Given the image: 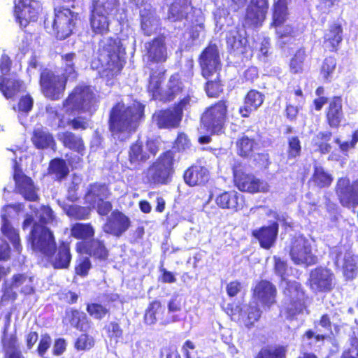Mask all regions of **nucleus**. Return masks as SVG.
<instances>
[{
  "label": "nucleus",
  "mask_w": 358,
  "mask_h": 358,
  "mask_svg": "<svg viewBox=\"0 0 358 358\" xmlns=\"http://www.w3.org/2000/svg\"><path fill=\"white\" fill-rule=\"evenodd\" d=\"M144 106L134 101L131 105L119 102L110 113L109 128L113 137L118 141L128 139L136 131L143 116Z\"/></svg>",
  "instance_id": "obj_1"
},
{
  "label": "nucleus",
  "mask_w": 358,
  "mask_h": 358,
  "mask_svg": "<svg viewBox=\"0 0 358 358\" xmlns=\"http://www.w3.org/2000/svg\"><path fill=\"white\" fill-rule=\"evenodd\" d=\"M173 163L174 155L171 151L161 155L145 172L147 182L155 185L168 184L174 172Z\"/></svg>",
  "instance_id": "obj_2"
},
{
  "label": "nucleus",
  "mask_w": 358,
  "mask_h": 358,
  "mask_svg": "<svg viewBox=\"0 0 358 358\" xmlns=\"http://www.w3.org/2000/svg\"><path fill=\"white\" fill-rule=\"evenodd\" d=\"M97 100L94 90L90 86H78L64 103V109L71 111H83L92 113L96 110Z\"/></svg>",
  "instance_id": "obj_3"
},
{
  "label": "nucleus",
  "mask_w": 358,
  "mask_h": 358,
  "mask_svg": "<svg viewBox=\"0 0 358 358\" xmlns=\"http://www.w3.org/2000/svg\"><path fill=\"white\" fill-rule=\"evenodd\" d=\"M117 0H96L93 1V8L90 18L92 31L103 35L109 31L108 15L115 10Z\"/></svg>",
  "instance_id": "obj_4"
},
{
  "label": "nucleus",
  "mask_w": 358,
  "mask_h": 358,
  "mask_svg": "<svg viewBox=\"0 0 358 358\" xmlns=\"http://www.w3.org/2000/svg\"><path fill=\"white\" fill-rule=\"evenodd\" d=\"M77 17L78 14L69 8L58 7L55 9L54 18L45 20V25L47 28L50 26L56 37L63 40L72 34Z\"/></svg>",
  "instance_id": "obj_5"
},
{
  "label": "nucleus",
  "mask_w": 358,
  "mask_h": 358,
  "mask_svg": "<svg viewBox=\"0 0 358 358\" xmlns=\"http://www.w3.org/2000/svg\"><path fill=\"white\" fill-rule=\"evenodd\" d=\"M281 286L285 294L283 308L288 316L292 317L303 313L306 308V296L300 284L296 281H285L282 282Z\"/></svg>",
  "instance_id": "obj_6"
},
{
  "label": "nucleus",
  "mask_w": 358,
  "mask_h": 358,
  "mask_svg": "<svg viewBox=\"0 0 358 358\" xmlns=\"http://www.w3.org/2000/svg\"><path fill=\"white\" fill-rule=\"evenodd\" d=\"M29 241L32 249L47 257L51 256L56 250V243L52 232L41 224H34L30 233Z\"/></svg>",
  "instance_id": "obj_7"
},
{
  "label": "nucleus",
  "mask_w": 358,
  "mask_h": 358,
  "mask_svg": "<svg viewBox=\"0 0 358 358\" xmlns=\"http://www.w3.org/2000/svg\"><path fill=\"white\" fill-rule=\"evenodd\" d=\"M289 255L296 264L308 266L317 262V257L313 252L312 241L303 236L292 239Z\"/></svg>",
  "instance_id": "obj_8"
},
{
  "label": "nucleus",
  "mask_w": 358,
  "mask_h": 358,
  "mask_svg": "<svg viewBox=\"0 0 358 358\" xmlns=\"http://www.w3.org/2000/svg\"><path fill=\"white\" fill-rule=\"evenodd\" d=\"M227 106L224 101H220L209 107L201 117L202 126L207 131L219 133L225 122Z\"/></svg>",
  "instance_id": "obj_9"
},
{
  "label": "nucleus",
  "mask_w": 358,
  "mask_h": 358,
  "mask_svg": "<svg viewBox=\"0 0 358 358\" xmlns=\"http://www.w3.org/2000/svg\"><path fill=\"white\" fill-rule=\"evenodd\" d=\"M66 78L55 74L49 70H44L41 74L40 85L44 95L51 99H58L63 94L66 87Z\"/></svg>",
  "instance_id": "obj_10"
},
{
  "label": "nucleus",
  "mask_w": 358,
  "mask_h": 358,
  "mask_svg": "<svg viewBox=\"0 0 358 358\" xmlns=\"http://www.w3.org/2000/svg\"><path fill=\"white\" fill-rule=\"evenodd\" d=\"M109 195V191L105 185L94 184L90 187L85 199L92 208H96L101 215H107L112 209L109 201H105Z\"/></svg>",
  "instance_id": "obj_11"
},
{
  "label": "nucleus",
  "mask_w": 358,
  "mask_h": 358,
  "mask_svg": "<svg viewBox=\"0 0 358 358\" xmlns=\"http://www.w3.org/2000/svg\"><path fill=\"white\" fill-rule=\"evenodd\" d=\"M41 10L40 2L35 0H18L15 6L17 21L23 27H26L30 22H35Z\"/></svg>",
  "instance_id": "obj_12"
},
{
  "label": "nucleus",
  "mask_w": 358,
  "mask_h": 358,
  "mask_svg": "<svg viewBox=\"0 0 358 358\" xmlns=\"http://www.w3.org/2000/svg\"><path fill=\"white\" fill-rule=\"evenodd\" d=\"M33 278L24 275H15L11 282H6L2 300H14L17 297V291L29 294L34 291Z\"/></svg>",
  "instance_id": "obj_13"
},
{
  "label": "nucleus",
  "mask_w": 358,
  "mask_h": 358,
  "mask_svg": "<svg viewBox=\"0 0 358 358\" xmlns=\"http://www.w3.org/2000/svg\"><path fill=\"white\" fill-rule=\"evenodd\" d=\"M234 180L237 187L243 192H268L270 189V186L266 182L239 171H234Z\"/></svg>",
  "instance_id": "obj_14"
},
{
  "label": "nucleus",
  "mask_w": 358,
  "mask_h": 358,
  "mask_svg": "<svg viewBox=\"0 0 358 358\" xmlns=\"http://www.w3.org/2000/svg\"><path fill=\"white\" fill-rule=\"evenodd\" d=\"M336 193L341 204L348 208L358 205V178L350 184L348 178H341L337 182Z\"/></svg>",
  "instance_id": "obj_15"
},
{
  "label": "nucleus",
  "mask_w": 358,
  "mask_h": 358,
  "mask_svg": "<svg viewBox=\"0 0 358 358\" xmlns=\"http://www.w3.org/2000/svg\"><path fill=\"white\" fill-rule=\"evenodd\" d=\"M269 8L268 0H250L246 10L245 23L249 27L261 25Z\"/></svg>",
  "instance_id": "obj_16"
},
{
  "label": "nucleus",
  "mask_w": 358,
  "mask_h": 358,
  "mask_svg": "<svg viewBox=\"0 0 358 358\" xmlns=\"http://www.w3.org/2000/svg\"><path fill=\"white\" fill-rule=\"evenodd\" d=\"M310 288L314 292H327L333 287L334 274L325 268H316L310 273Z\"/></svg>",
  "instance_id": "obj_17"
},
{
  "label": "nucleus",
  "mask_w": 358,
  "mask_h": 358,
  "mask_svg": "<svg viewBox=\"0 0 358 358\" xmlns=\"http://www.w3.org/2000/svg\"><path fill=\"white\" fill-rule=\"evenodd\" d=\"M202 75L206 79L220 69L218 48L215 45H210L203 52L200 58Z\"/></svg>",
  "instance_id": "obj_18"
},
{
  "label": "nucleus",
  "mask_w": 358,
  "mask_h": 358,
  "mask_svg": "<svg viewBox=\"0 0 358 358\" xmlns=\"http://www.w3.org/2000/svg\"><path fill=\"white\" fill-rule=\"evenodd\" d=\"M288 3L289 0H273V24L277 27L276 33L280 37L288 36L292 31L291 27L287 26L285 28L281 27L287 20L289 15L287 8Z\"/></svg>",
  "instance_id": "obj_19"
},
{
  "label": "nucleus",
  "mask_w": 358,
  "mask_h": 358,
  "mask_svg": "<svg viewBox=\"0 0 358 358\" xmlns=\"http://www.w3.org/2000/svg\"><path fill=\"white\" fill-rule=\"evenodd\" d=\"M17 191L29 201H36L38 199L35 186L31 179L25 176L19 169L16 161H14V175Z\"/></svg>",
  "instance_id": "obj_20"
},
{
  "label": "nucleus",
  "mask_w": 358,
  "mask_h": 358,
  "mask_svg": "<svg viewBox=\"0 0 358 358\" xmlns=\"http://www.w3.org/2000/svg\"><path fill=\"white\" fill-rule=\"evenodd\" d=\"M130 226L129 219L119 211H113L103 225V231L115 236H120Z\"/></svg>",
  "instance_id": "obj_21"
},
{
  "label": "nucleus",
  "mask_w": 358,
  "mask_h": 358,
  "mask_svg": "<svg viewBox=\"0 0 358 358\" xmlns=\"http://www.w3.org/2000/svg\"><path fill=\"white\" fill-rule=\"evenodd\" d=\"M145 50L148 62L162 63L167 59V50L162 37H157L145 43Z\"/></svg>",
  "instance_id": "obj_22"
},
{
  "label": "nucleus",
  "mask_w": 358,
  "mask_h": 358,
  "mask_svg": "<svg viewBox=\"0 0 358 358\" xmlns=\"http://www.w3.org/2000/svg\"><path fill=\"white\" fill-rule=\"evenodd\" d=\"M276 289L268 281L258 282L253 289V299L269 307L275 302Z\"/></svg>",
  "instance_id": "obj_23"
},
{
  "label": "nucleus",
  "mask_w": 358,
  "mask_h": 358,
  "mask_svg": "<svg viewBox=\"0 0 358 358\" xmlns=\"http://www.w3.org/2000/svg\"><path fill=\"white\" fill-rule=\"evenodd\" d=\"M141 26L145 35L150 36L155 33L159 27V18L155 15L152 7L146 4L140 10Z\"/></svg>",
  "instance_id": "obj_24"
},
{
  "label": "nucleus",
  "mask_w": 358,
  "mask_h": 358,
  "mask_svg": "<svg viewBox=\"0 0 358 358\" xmlns=\"http://www.w3.org/2000/svg\"><path fill=\"white\" fill-rule=\"evenodd\" d=\"M16 207L17 206L13 205H8L3 208L1 215L3 222L1 231L3 235L10 240L15 249L17 251H20L21 250V245L20 243L19 234L17 230L10 224L6 217V213H9L10 210H17Z\"/></svg>",
  "instance_id": "obj_25"
},
{
  "label": "nucleus",
  "mask_w": 358,
  "mask_h": 358,
  "mask_svg": "<svg viewBox=\"0 0 358 358\" xmlns=\"http://www.w3.org/2000/svg\"><path fill=\"white\" fill-rule=\"evenodd\" d=\"M278 224L273 222L268 227H263L252 231V235L258 239L260 245L265 249L271 248L276 239Z\"/></svg>",
  "instance_id": "obj_26"
},
{
  "label": "nucleus",
  "mask_w": 358,
  "mask_h": 358,
  "mask_svg": "<svg viewBox=\"0 0 358 358\" xmlns=\"http://www.w3.org/2000/svg\"><path fill=\"white\" fill-rule=\"evenodd\" d=\"M215 202L222 208L234 211H237L243 206L241 195L234 190L221 193L217 196Z\"/></svg>",
  "instance_id": "obj_27"
},
{
  "label": "nucleus",
  "mask_w": 358,
  "mask_h": 358,
  "mask_svg": "<svg viewBox=\"0 0 358 358\" xmlns=\"http://www.w3.org/2000/svg\"><path fill=\"white\" fill-rule=\"evenodd\" d=\"M78 252L90 254L100 259H105L108 257V251L102 242L94 239L90 243L85 241L79 242L76 245Z\"/></svg>",
  "instance_id": "obj_28"
},
{
  "label": "nucleus",
  "mask_w": 358,
  "mask_h": 358,
  "mask_svg": "<svg viewBox=\"0 0 358 358\" xmlns=\"http://www.w3.org/2000/svg\"><path fill=\"white\" fill-rule=\"evenodd\" d=\"M209 173L206 168L201 166H192L184 173L185 182L189 186L204 184L208 180Z\"/></svg>",
  "instance_id": "obj_29"
},
{
  "label": "nucleus",
  "mask_w": 358,
  "mask_h": 358,
  "mask_svg": "<svg viewBox=\"0 0 358 358\" xmlns=\"http://www.w3.org/2000/svg\"><path fill=\"white\" fill-rule=\"evenodd\" d=\"M264 102V95L256 90H250L246 95L243 106L239 108V112L244 117L256 110Z\"/></svg>",
  "instance_id": "obj_30"
},
{
  "label": "nucleus",
  "mask_w": 358,
  "mask_h": 358,
  "mask_svg": "<svg viewBox=\"0 0 358 358\" xmlns=\"http://www.w3.org/2000/svg\"><path fill=\"white\" fill-rule=\"evenodd\" d=\"M64 111L66 113V117L63 116L59 118L58 122H54L52 124L57 127L65 128L66 127H71L73 129H85L88 127V121L86 118L78 116L76 117L74 113L76 111H69L67 113L65 110Z\"/></svg>",
  "instance_id": "obj_31"
},
{
  "label": "nucleus",
  "mask_w": 358,
  "mask_h": 358,
  "mask_svg": "<svg viewBox=\"0 0 358 358\" xmlns=\"http://www.w3.org/2000/svg\"><path fill=\"white\" fill-rule=\"evenodd\" d=\"M154 118L161 128L176 127L181 120L180 112H176L175 109L159 111L155 114Z\"/></svg>",
  "instance_id": "obj_32"
},
{
  "label": "nucleus",
  "mask_w": 358,
  "mask_h": 358,
  "mask_svg": "<svg viewBox=\"0 0 358 358\" xmlns=\"http://www.w3.org/2000/svg\"><path fill=\"white\" fill-rule=\"evenodd\" d=\"M51 257V263L55 268H66L69 267L71 260V255L70 253V248L68 243H62L57 252Z\"/></svg>",
  "instance_id": "obj_33"
},
{
  "label": "nucleus",
  "mask_w": 358,
  "mask_h": 358,
  "mask_svg": "<svg viewBox=\"0 0 358 358\" xmlns=\"http://www.w3.org/2000/svg\"><path fill=\"white\" fill-rule=\"evenodd\" d=\"M192 10L187 0H176L169 8L168 18L172 21L181 20L187 18Z\"/></svg>",
  "instance_id": "obj_34"
},
{
  "label": "nucleus",
  "mask_w": 358,
  "mask_h": 358,
  "mask_svg": "<svg viewBox=\"0 0 358 358\" xmlns=\"http://www.w3.org/2000/svg\"><path fill=\"white\" fill-rule=\"evenodd\" d=\"M23 83L15 78H6L0 77V91L7 98H12L17 93L24 90Z\"/></svg>",
  "instance_id": "obj_35"
},
{
  "label": "nucleus",
  "mask_w": 358,
  "mask_h": 358,
  "mask_svg": "<svg viewBox=\"0 0 358 358\" xmlns=\"http://www.w3.org/2000/svg\"><path fill=\"white\" fill-rule=\"evenodd\" d=\"M31 140L33 143L38 148L43 149L52 147L55 145V141L52 134L43 127H38L34 129Z\"/></svg>",
  "instance_id": "obj_36"
},
{
  "label": "nucleus",
  "mask_w": 358,
  "mask_h": 358,
  "mask_svg": "<svg viewBox=\"0 0 358 358\" xmlns=\"http://www.w3.org/2000/svg\"><path fill=\"white\" fill-rule=\"evenodd\" d=\"M341 107L342 101L339 97L334 98L330 103L327 116L331 127L339 125L342 118Z\"/></svg>",
  "instance_id": "obj_37"
},
{
  "label": "nucleus",
  "mask_w": 358,
  "mask_h": 358,
  "mask_svg": "<svg viewBox=\"0 0 358 358\" xmlns=\"http://www.w3.org/2000/svg\"><path fill=\"white\" fill-rule=\"evenodd\" d=\"M58 138L66 147L71 150H75L78 152L84 150V143L82 138L71 132L61 133L58 135Z\"/></svg>",
  "instance_id": "obj_38"
},
{
  "label": "nucleus",
  "mask_w": 358,
  "mask_h": 358,
  "mask_svg": "<svg viewBox=\"0 0 358 358\" xmlns=\"http://www.w3.org/2000/svg\"><path fill=\"white\" fill-rule=\"evenodd\" d=\"M342 29L339 24H334L327 30L324 38V43L334 50L342 41Z\"/></svg>",
  "instance_id": "obj_39"
},
{
  "label": "nucleus",
  "mask_w": 358,
  "mask_h": 358,
  "mask_svg": "<svg viewBox=\"0 0 358 358\" xmlns=\"http://www.w3.org/2000/svg\"><path fill=\"white\" fill-rule=\"evenodd\" d=\"M71 234L77 239L87 240L94 235V230L90 224L77 223L72 226Z\"/></svg>",
  "instance_id": "obj_40"
},
{
  "label": "nucleus",
  "mask_w": 358,
  "mask_h": 358,
  "mask_svg": "<svg viewBox=\"0 0 358 358\" xmlns=\"http://www.w3.org/2000/svg\"><path fill=\"white\" fill-rule=\"evenodd\" d=\"M63 69L65 78H74L76 76V66L78 64V57L74 53H67L62 56Z\"/></svg>",
  "instance_id": "obj_41"
},
{
  "label": "nucleus",
  "mask_w": 358,
  "mask_h": 358,
  "mask_svg": "<svg viewBox=\"0 0 358 358\" xmlns=\"http://www.w3.org/2000/svg\"><path fill=\"white\" fill-rule=\"evenodd\" d=\"M331 138V133L329 131H322L318 133L312 141L313 144L317 148L321 153L325 154L331 150V145L328 142Z\"/></svg>",
  "instance_id": "obj_42"
},
{
  "label": "nucleus",
  "mask_w": 358,
  "mask_h": 358,
  "mask_svg": "<svg viewBox=\"0 0 358 358\" xmlns=\"http://www.w3.org/2000/svg\"><path fill=\"white\" fill-rule=\"evenodd\" d=\"M129 156L131 163L145 162L150 157L147 150L143 149L142 143L138 141L131 146Z\"/></svg>",
  "instance_id": "obj_43"
},
{
  "label": "nucleus",
  "mask_w": 358,
  "mask_h": 358,
  "mask_svg": "<svg viewBox=\"0 0 358 358\" xmlns=\"http://www.w3.org/2000/svg\"><path fill=\"white\" fill-rule=\"evenodd\" d=\"M163 309L159 301L152 302L145 311L144 320L147 324L152 325L157 322V317L162 313Z\"/></svg>",
  "instance_id": "obj_44"
},
{
  "label": "nucleus",
  "mask_w": 358,
  "mask_h": 358,
  "mask_svg": "<svg viewBox=\"0 0 358 358\" xmlns=\"http://www.w3.org/2000/svg\"><path fill=\"white\" fill-rule=\"evenodd\" d=\"M314 182L320 187L329 186L332 181L331 175L327 173L321 166H316L313 174Z\"/></svg>",
  "instance_id": "obj_45"
},
{
  "label": "nucleus",
  "mask_w": 358,
  "mask_h": 358,
  "mask_svg": "<svg viewBox=\"0 0 358 358\" xmlns=\"http://www.w3.org/2000/svg\"><path fill=\"white\" fill-rule=\"evenodd\" d=\"M286 348L283 346H273L261 350L256 358H285Z\"/></svg>",
  "instance_id": "obj_46"
},
{
  "label": "nucleus",
  "mask_w": 358,
  "mask_h": 358,
  "mask_svg": "<svg viewBox=\"0 0 358 358\" xmlns=\"http://www.w3.org/2000/svg\"><path fill=\"white\" fill-rule=\"evenodd\" d=\"M36 215L39 218L41 224H50L52 225H56L57 224V217L49 206H41L36 213Z\"/></svg>",
  "instance_id": "obj_47"
},
{
  "label": "nucleus",
  "mask_w": 358,
  "mask_h": 358,
  "mask_svg": "<svg viewBox=\"0 0 358 358\" xmlns=\"http://www.w3.org/2000/svg\"><path fill=\"white\" fill-rule=\"evenodd\" d=\"M287 155L288 159H294L300 156L301 152V141L297 136H290L287 139Z\"/></svg>",
  "instance_id": "obj_48"
},
{
  "label": "nucleus",
  "mask_w": 358,
  "mask_h": 358,
  "mask_svg": "<svg viewBox=\"0 0 358 358\" xmlns=\"http://www.w3.org/2000/svg\"><path fill=\"white\" fill-rule=\"evenodd\" d=\"M236 145L238 155L246 157L249 156L252 152L255 141L247 136H243L237 141Z\"/></svg>",
  "instance_id": "obj_49"
},
{
  "label": "nucleus",
  "mask_w": 358,
  "mask_h": 358,
  "mask_svg": "<svg viewBox=\"0 0 358 358\" xmlns=\"http://www.w3.org/2000/svg\"><path fill=\"white\" fill-rule=\"evenodd\" d=\"M66 214L75 219L84 220L88 217L90 208L76 205H71L65 208Z\"/></svg>",
  "instance_id": "obj_50"
},
{
  "label": "nucleus",
  "mask_w": 358,
  "mask_h": 358,
  "mask_svg": "<svg viewBox=\"0 0 358 358\" xmlns=\"http://www.w3.org/2000/svg\"><path fill=\"white\" fill-rule=\"evenodd\" d=\"M245 314H247V319L245 321V324L247 327L253 325L261 316V310L257 306L256 301H252L250 303L247 309L245 310Z\"/></svg>",
  "instance_id": "obj_51"
},
{
  "label": "nucleus",
  "mask_w": 358,
  "mask_h": 358,
  "mask_svg": "<svg viewBox=\"0 0 358 358\" xmlns=\"http://www.w3.org/2000/svg\"><path fill=\"white\" fill-rule=\"evenodd\" d=\"M167 87L168 89L166 92L167 99L172 100L174 99L175 96L181 91L182 88V83L180 81L178 75H173L170 78Z\"/></svg>",
  "instance_id": "obj_52"
},
{
  "label": "nucleus",
  "mask_w": 358,
  "mask_h": 358,
  "mask_svg": "<svg viewBox=\"0 0 358 358\" xmlns=\"http://www.w3.org/2000/svg\"><path fill=\"white\" fill-rule=\"evenodd\" d=\"M106 50L113 62V65L114 64L113 70L120 71L122 68V64L118 55L120 52V47L118 43L116 41H113V46L107 48Z\"/></svg>",
  "instance_id": "obj_53"
},
{
  "label": "nucleus",
  "mask_w": 358,
  "mask_h": 358,
  "mask_svg": "<svg viewBox=\"0 0 358 358\" xmlns=\"http://www.w3.org/2000/svg\"><path fill=\"white\" fill-rule=\"evenodd\" d=\"M87 311L89 315L96 320H101L108 313V309L102 304L91 303L87 306Z\"/></svg>",
  "instance_id": "obj_54"
},
{
  "label": "nucleus",
  "mask_w": 358,
  "mask_h": 358,
  "mask_svg": "<svg viewBox=\"0 0 358 358\" xmlns=\"http://www.w3.org/2000/svg\"><path fill=\"white\" fill-rule=\"evenodd\" d=\"M305 57L306 54L304 50L300 49L295 53L289 64L292 72L294 73L302 72Z\"/></svg>",
  "instance_id": "obj_55"
},
{
  "label": "nucleus",
  "mask_w": 358,
  "mask_h": 358,
  "mask_svg": "<svg viewBox=\"0 0 358 358\" xmlns=\"http://www.w3.org/2000/svg\"><path fill=\"white\" fill-rule=\"evenodd\" d=\"M50 171L55 173L57 178H61L68 173L69 169L63 159H55L50 162Z\"/></svg>",
  "instance_id": "obj_56"
},
{
  "label": "nucleus",
  "mask_w": 358,
  "mask_h": 358,
  "mask_svg": "<svg viewBox=\"0 0 358 358\" xmlns=\"http://www.w3.org/2000/svg\"><path fill=\"white\" fill-rule=\"evenodd\" d=\"M356 257L350 253H346L344 257L343 269L348 278H352L356 270Z\"/></svg>",
  "instance_id": "obj_57"
},
{
  "label": "nucleus",
  "mask_w": 358,
  "mask_h": 358,
  "mask_svg": "<svg viewBox=\"0 0 358 358\" xmlns=\"http://www.w3.org/2000/svg\"><path fill=\"white\" fill-rule=\"evenodd\" d=\"M336 65V59L333 57H327L324 59L322 69L321 73L324 79H328L331 77V73L335 70Z\"/></svg>",
  "instance_id": "obj_58"
},
{
  "label": "nucleus",
  "mask_w": 358,
  "mask_h": 358,
  "mask_svg": "<svg viewBox=\"0 0 358 358\" xmlns=\"http://www.w3.org/2000/svg\"><path fill=\"white\" fill-rule=\"evenodd\" d=\"M16 339L11 338L9 341L3 340V347L6 348V355L8 358H24L20 352L15 348Z\"/></svg>",
  "instance_id": "obj_59"
},
{
  "label": "nucleus",
  "mask_w": 358,
  "mask_h": 358,
  "mask_svg": "<svg viewBox=\"0 0 358 358\" xmlns=\"http://www.w3.org/2000/svg\"><path fill=\"white\" fill-rule=\"evenodd\" d=\"M93 345L94 339L86 334H82L80 336L76 342V348L78 350H89Z\"/></svg>",
  "instance_id": "obj_60"
},
{
  "label": "nucleus",
  "mask_w": 358,
  "mask_h": 358,
  "mask_svg": "<svg viewBox=\"0 0 358 358\" xmlns=\"http://www.w3.org/2000/svg\"><path fill=\"white\" fill-rule=\"evenodd\" d=\"M46 116H47V119L50 122V126L52 127H55V128H57V127L53 126L52 124L54 122H58L59 120V118L62 117L63 116L66 117V113H65V114H62V115L59 114L57 112V110L56 109L55 107H53L51 106H48L46 107Z\"/></svg>",
  "instance_id": "obj_61"
},
{
  "label": "nucleus",
  "mask_w": 358,
  "mask_h": 358,
  "mask_svg": "<svg viewBox=\"0 0 358 358\" xmlns=\"http://www.w3.org/2000/svg\"><path fill=\"white\" fill-rule=\"evenodd\" d=\"M196 102V100L194 97L188 95L183 98L174 109L176 112H180V116L182 118L183 110H187Z\"/></svg>",
  "instance_id": "obj_62"
},
{
  "label": "nucleus",
  "mask_w": 358,
  "mask_h": 358,
  "mask_svg": "<svg viewBox=\"0 0 358 358\" xmlns=\"http://www.w3.org/2000/svg\"><path fill=\"white\" fill-rule=\"evenodd\" d=\"M107 331L110 339H114L117 342L118 339L122 336V330L120 325L115 322H110L107 327Z\"/></svg>",
  "instance_id": "obj_63"
},
{
  "label": "nucleus",
  "mask_w": 358,
  "mask_h": 358,
  "mask_svg": "<svg viewBox=\"0 0 358 358\" xmlns=\"http://www.w3.org/2000/svg\"><path fill=\"white\" fill-rule=\"evenodd\" d=\"M33 106V99L29 95L22 96L18 103V110L20 112L27 113Z\"/></svg>",
  "instance_id": "obj_64"
}]
</instances>
